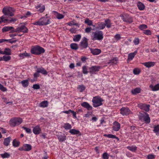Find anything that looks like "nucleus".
I'll return each instance as SVG.
<instances>
[{"label": "nucleus", "instance_id": "f257e3e1", "mask_svg": "<svg viewBox=\"0 0 159 159\" xmlns=\"http://www.w3.org/2000/svg\"><path fill=\"white\" fill-rule=\"evenodd\" d=\"M50 18L46 15L45 16L40 18L38 20L32 23L34 25L39 26L46 25L49 24L50 23Z\"/></svg>", "mask_w": 159, "mask_h": 159}, {"label": "nucleus", "instance_id": "f03ea898", "mask_svg": "<svg viewBox=\"0 0 159 159\" xmlns=\"http://www.w3.org/2000/svg\"><path fill=\"white\" fill-rule=\"evenodd\" d=\"M91 37L93 40H102L103 38V33L102 31H97L92 33Z\"/></svg>", "mask_w": 159, "mask_h": 159}, {"label": "nucleus", "instance_id": "7ed1b4c3", "mask_svg": "<svg viewBox=\"0 0 159 159\" xmlns=\"http://www.w3.org/2000/svg\"><path fill=\"white\" fill-rule=\"evenodd\" d=\"M103 100L100 97L98 96L93 97L92 102L93 107H96L102 105V102Z\"/></svg>", "mask_w": 159, "mask_h": 159}, {"label": "nucleus", "instance_id": "20e7f679", "mask_svg": "<svg viewBox=\"0 0 159 159\" xmlns=\"http://www.w3.org/2000/svg\"><path fill=\"white\" fill-rule=\"evenodd\" d=\"M22 121V119L20 117H14L10 120L9 124L10 126L14 127L20 125Z\"/></svg>", "mask_w": 159, "mask_h": 159}, {"label": "nucleus", "instance_id": "39448f33", "mask_svg": "<svg viewBox=\"0 0 159 159\" xmlns=\"http://www.w3.org/2000/svg\"><path fill=\"white\" fill-rule=\"evenodd\" d=\"M2 12L5 15L12 16L14 15L15 11L14 8L10 7H4L2 10Z\"/></svg>", "mask_w": 159, "mask_h": 159}, {"label": "nucleus", "instance_id": "423d86ee", "mask_svg": "<svg viewBox=\"0 0 159 159\" xmlns=\"http://www.w3.org/2000/svg\"><path fill=\"white\" fill-rule=\"evenodd\" d=\"M139 118L141 121L143 120L147 124H149L150 122V118L149 115L146 112L144 114H141L139 116Z\"/></svg>", "mask_w": 159, "mask_h": 159}, {"label": "nucleus", "instance_id": "0eeeda50", "mask_svg": "<svg viewBox=\"0 0 159 159\" xmlns=\"http://www.w3.org/2000/svg\"><path fill=\"white\" fill-rule=\"evenodd\" d=\"M17 28V30L18 33L22 32L23 33H27L28 32V29L25 26L22 25V23L20 24Z\"/></svg>", "mask_w": 159, "mask_h": 159}, {"label": "nucleus", "instance_id": "6e6552de", "mask_svg": "<svg viewBox=\"0 0 159 159\" xmlns=\"http://www.w3.org/2000/svg\"><path fill=\"white\" fill-rule=\"evenodd\" d=\"M87 39L84 37L83 38L81 41L80 42L79 46L81 49L86 48L88 46Z\"/></svg>", "mask_w": 159, "mask_h": 159}, {"label": "nucleus", "instance_id": "1a4fd4ad", "mask_svg": "<svg viewBox=\"0 0 159 159\" xmlns=\"http://www.w3.org/2000/svg\"><path fill=\"white\" fill-rule=\"evenodd\" d=\"M121 17H122V20L125 22L130 23L133 21L132 17L127 14H125L124 15H122Z\"/></svg>", "mask_w": 159, "mask_h": 159}, {"label": "nucleus", "instance_id": "9d476101", "mask_svg": "<svg viewBox=\"0 0 159 159\" xmlns=\"http://www.w3.org/2000/svg\"><path fill=\"white\" fill-rule=\"evenodd\" d=\"M101 67L100 66H92L89 68V72L91 74H95L96 72L99 71Z\"/></svg>", "mask_w": 159, "mask_h": 159}, {"label": "nucleus", "instance_id": "9b49d317", "mask_svg": "<svg viewBox=\"0 0 159 159\" xmlns=\"http://www.w3.org/2000/svg\"><path fill=\"white\" fill-rule=\"evenodd\" d=\"M130 113V111L128 108L123 107L120 109V113L122 115H128Z\"/></svg>", "mask_w": 159, "mask_h": 159}, {"label": "nucleus", "instance_id": "f8f14e48", "mask_svg": "<svg viewBox=\"0 0 159 159\" xmlns=\"http://www.w3.org/2000/svg\"><path fill=\"white\" fill-rule=\"evenodd\" d=\"M138 106L140 109L146 111H148L149 110V105H146L144 104L140 103L138 104Z\"/></svg>", "mask_w": 159, "mask_h": 159}, {"label": "nucleus", "instance_id": "ddd939ff", "mask_svg": "<svg viewBox=\"0 0 159 159\" xmlns=\"http://www.w3.org/2000/svg\"><path fill=\"white\" fill-rule=\"evenodd\" d=\"M81 105L82 107L86 108L88 110L92 109V107L87 102H84L81 104Z\"/></svg>", "mask_w": 159, "mask_h": 159}, {"label": "nucleus", "instance_id": "4468645a", "mask_svg": "<svg viewBox=\"0 0 159 159\" xmlns=\"http://www.w3.org/2000/svg\"><path fill=\"white\" fill-rule=\"evenodd\" d=\"M114 125L112 127L113 130L116 131H118L120 129V125L119 123L116 121H115L113 123Z\"/></svg>", "mask_w": 159, "mask_h": 159}, {"label": "nucleus", "instance_id": "2eb2a0df", "mask_svg": "<svg viewBox=\"0 0 159 159\" xmlns=\"http://www.w3.org/2000/svg\"><path fill=\"white\" fill-rule=\"evenodd\" d=\"M36 71L45 75H47L48 73V72L42 67L37 68Z\"/></svg>", "mask_w": 159, "mask_h": 159}, {"label": "nucleus", "instance_id": "dca6fc26", "mask_svg": "<svg viewBox=\"0 0 159 159\" xmlns=\"http://www.w3.org/2000/svg\"><path fill=\"white\" fill-rule=\"evenodd\" d=\"M33 132L35 134H39L41 131V129L40 128L39 125H37L33 129Z\"/></svg>", "mask_w": 159, "mask_h": 159}, {"label": "nucleus", "instance_id": "f3484780", "mask_svg": "<svg viewBox=\"0 0 159 159\" xmlns=\"http://www.w3.org/2000/svg\"><path fill=\"white\" fill-rule=\"evenodd\" d=\"M90 50L92 53L93 55H98L101 52V50L98 49H93L90 48Z\"/></svg>", "mask_w": 159, "mask_h": 159}, {"label": "nucleus", "instance_id": "a211bd4d", "mask_svg": "<svg viewBox=\"0 0 159 159\" xmlns=\"http://www.w3.org/2000/svg\"><path fill=\"white\" fill-rule=\"evenodd\" d=\"M142 64L146 67L149 68L154 66L155 64V62H154L149 61L143 63Z\"/></svg>", "mask_w": 159, "mask_h": 159}, {"label": "nucleus", "instance_id": "6ab92c4d", "mask_svg": "<svg viewBox=\"0 0 159 159\" xmlns=\"http://www.w3.org/2000/svg\"><path fill=\"white\" fill-rule=\"evenodd\" d=\"M97 28L99 30H102L105 27V23L102 22H98L97 24Z\"/></svg>", "mask_w": 159, "mask_h": 159}, {"label": "nucleus", "instance_id": "aec40b11", "mask_svg": "<svg viewBox=\"0 0 159 159\" xmlns=\"http://www.w3.org/2000/svg\"><path fill=\"white\" fill-rule=\"evenodd\" d=\"M38 55L43 53L45 52V50L42 47L39 46H36Z\"/></svg>", "mask_w": 159, "mask_h": 159}, {"label": "nucleus", "instance_id": "412c9836", "mask_svg": "<svg viewBox=\"0 0 159 159\" xmlns=\"http://www.w3.org/2000/svg\"><path fill=\"white\" fill-rule=\"evenodd\" d=\"M58 139L60 142H63L66 139V137L64 134H60L57 135Z\"/></svg>", "mask_w": 159, "mask_h": 159}, {"label": "nucleus", "instance_id": "4be33fe9", "mask_svg": "<svg viewBox=\"0 0 159 159\" xmlns=\"http://www.w3.org/2000/svg\"><path fill=\"white\" fill-rule=\"evenodd\" d=\"M11 139V138L10 137L6 138L4 139L3 144L6 146H8Z\"/></svg>", "mask_w": 159, "mask_h": 159}, {"label": "nucleus", "instance_id": "5701e85b", "mask_svg": "<svg viewBox=\"0 0 159 159\" xmlns=\"http://www.w3.org/2000/svg\"><path fill=\"white\" fill-rule=\"evenodd\" d=\"M149 87L151 89V90L152 91H157L159 90V84H157L154 86L152 85H150Z\"/></svg>", "mask_w": 159, "mask_h": 159}, {"label": "nucleus", "instance_id": "b1692460", "mask_svg": "<svg viewBox=\"0 0 159 159\" xmlns=\"http://www.w3.org/2000/svg\"><path fill=\"white\" fill-rule=\"evenodd\" d=\"M69 132L72 134H79L80 135H81V134L80 131L77 130L72 129H70L69 131Z\"/></svg>", "mask_w": 159, "mask_h": 159}, {"label": "nucleus", "instance_id": "393cba45", "mask_svg": "<svg viewBox=\"0 0 159 159\" xmlns=\"http://www.w3.org/2000/svg\"><path fill=\"white\" fill-rule=\"evenodd\" d=\"M25 151H29L32 149L31 146L29 144H25L24 145Z\"/></svg>", "mask_w": 159, "mask_h": 159}, {"label": "nucleus", "instance_id": "a878e982", "mask_svg": "<svg viewBox=\"0 0 159 159\" xmlns=\"http://www.w3.org/2000/svg\"><path fill=\"white\" fill-rule=\"evenodd\" d=\"M127 149L130 151L135 152L137 149V148L135 146H129L127 147Z\"/></svg>", "mask_w": 159, "mask_h": 159}, {"label": "nucleus", "instance_id": "bb28decb", "mask_svg": "<svg viewBox=\"0 0 159 159\" xmlns=\"http://www.w3.org/2000/svg\"><path fill=\"white\" fill-rule=\"evenodd\" d=\"M11 54V50L8 48H6L5 49L4 51H2V54H5L7 55H10Z\"/></svg>", "mask_w": 159, "mask_h": 159}, {"label": "nucleus", "instance_id": "cd10ccee", "mask_svg": "<svg viewBox=\"0 0 159 159\" xmlns=\"http://www.w3.org/2000/svg\"><path fill=\"white\" fill-rule=\"evenodd\" d=\"M20 83H21L22 86L24 88L27 87L28 86L29 84V81L28 80H23Z\"/></svg>", "mask_w": 159, "mask_h": 159}, {"label": "nucleus", "instance_id": "c85d7f7f", "mask_svg": "<svg viewBox=\"0 0 159 159\" xmlns=\"http://www.w3.org/2000/svg\"><path fill=\"white\" fill-rule=\"evenodd\" d=\"M30 56V54L24 52L19 54V56L21 59L24 58L25 57H29Z\"/></svg>", "mask_w": 159, "mask_h": 159}, {"label": "nucleus", "instance_id": "c756f323", "mask_svg": "<svg viewBox=\"0 0 159 159\" xmlns=\"http://www.w3.org/2000/svg\"><path fill=\"white\" fill-rule=\"evenodd\" d=\"M137 6L139 9L140 10H143L145 8V6L144 4L140 2H138Z\"/></svg>", "mask_w": 159, "mask_h": 159}, {"label": "nucleus", "instance_id": "7c9ffc66", "mask_svg": "<svg viewBox=\"0 0 159 159\" xmlns=\"http://www.w3.org/2000/svg\"><path fill=\"white\" fill-rule=\"evenodd\" d=\"M141 91L140 89L139 88H137L131 91V93L132 94L135 95L137 93H140Z\"/></svg>", "mask_w": 159, "mask_h": 159}, {"label": "nucleus", "instance_id": "2f4dec72", "mask_svg": "<svg viewBox=\"0 0 159 159\" xmlns=\"http://www.w3.org/2000/svg\"><path fill=\"white\" fill-rule=\"evenodd\" d=\"M81 35L80 34L76 35L74 36L73 40L74 42H78L80 39Z\"/></svg>", "mask_w": 159, "mask_h": 159}, {"label": "nucleus", "instance_id": "473e14b6", "mask_svg": "<svg viewBox=\"0 0 159 159\" xmlns=\"http://www.w3.org/2000/svg\"><path fill=\"white\" fill-rule=\"evenodd\" d=\"M70 47L72 49L75 50H76L78 48L77 44L75 43H71L70 44Z\"/></svg>", "mask_w": 159, "mask_h": 159}, {"label": "nucleus", "instance_id": "72a5a7b5", "mask_svg": "<svg viewBox=\"0 0 159 159\" xmlns=\"http://www.w3.org/2000/svg\"><path fill=\"white\" fill-rule=\"evenodd\" d=\"M12 29H13V27L11 26H5L2 29V32H5L8 31Z\"/></svg>", "mask_w": 159, "mask_h": 159}, {"label": "nucleus", "instance_id": "f704fd0d", "mask_svg": "<svg viewBox=\"0 0 159 159\" xmlns=\"http://www.w3.org/2000/svg\"><path fill=\"white\" fill-rule=\"evenodd\" d=\"M105 26H106L108 28H110L111 26V22L110 20L109 19H106L105 20Z\"/></svg>", "mask_w": 159, "mask_h": 159}, {"label": "nucleus", "instance_id": "c9c22d12", "mask_svg": "<svg viewBox=\"0 0 159 159\" xmlns=\"http://www.w3.org/2000/svg\"><path fill=\"white\" fill-rule=\"evenodd\" d=\"M30 52L33 54L38 55L36 46L32 48L31 49Z\"/></svg>", "mask_w": 159, "mask_h": 159}, {"label": "nucleus", "instance_id": "e433bc0d", "mask_svg": "<svg viewBox=\"0 0 159 159\" xmlns=\"http://www.w3.org/2000/svg\"><path fill=\"white\" fill-rule=\"evenodd\" d=\"M39 105L40 107H46L48 106V102L47 101H43L40 103Z\"/></svg>", "mask_w": 159, "mask_h": 159}, {"label": "nucleus", "instance_id": "4c0bfd02", "mask_svg": "<svg viewBox=\"0 0 159 159\" xmlns=\"http://www.w3.org/2000/svg\"><path fill=\"white\" fill-rule=\"evenodd\" d=\"M20 142L17 141L16 139H15L13 141L12 145L14 147H18L19 146Z\"/></svg>", "mask_w": 159, "mask_h": 159}, {"label": "nucleus", "instance_id": "58836bf2", "mask_svg": "<svg viewBox=\"0 0 159 159\" xmlns=\"http://www.w3.org/2000/svg\"><path fill=\"white\" fill-rule=\"evenodd\" d=\"M64 128L65 129L67 130L70 129L72 128V126L69 123H66L64 124Z\"/></svg>", "mask_w": 159, "mask_h": 159}, {"label": "nucleus", "instance_id": "ea45409f", "mask_svg": "<svg viewBox=\"0 0 159 159\" xmlns=\"http://www.w3.org/2000/svg\"><path fill=\"white\" fill-rule=\"evenodd\" d=\"M77 89L79 90L80 92H82L85 89V87L82 84L79 85Z\"/></svg>", "mask_w": 159, "mask_h": 159}, {"label": "nucleus", "instance_id": "a19ab883", "mask_svg": "<svg viewBox=\"0 0 159 159\" xmlns=\"http://www.w3.org/2000/svg\"><path fill=\"white\" fill-rule=\"evenodd\" d=\"M84 23L89 25H93V22L92 20H90L89 19L87 18L85 20Z\"/></svg>", "mask_w": 159, "mask_h": 159}, {"label": "nucleus", "instance_id": "79ce46f5", "mask_svg": "<svg viewBox=\"0 0 159 159\" xmlns=\"http://www.w3.org/2000/svg\"><path fill=\"white\" fill-rule=\"evenodd\" d=\"M16 20V19L15 18H9L4 20V23H6L7 21H9L10 22H15Z\"/></svg>", "mask_w": 159, "mask_h": 159}, {"label": "nucleus", "instance_id": "37998d69", "mask_svg": "<svg viewBox=\"0 0 159 159\" xmlns=\"http://www.w3.org/2000/svg\"><path fill=\"white\" fill-rule=\"evenodd\" d=\"M104 135L105 136L107 137L108 138H110L118 139L117 137L115 135L112 134H105Z\"/></svg>", "mask_w": 159, "mask_h": 159}, {"label": "nucleus", "instance_id": "c03bdc74", "mask_svg": "<svg viewBox=\"0 0 159 159\" xmlns=\"http://www.w3.org/2000/svg\"><path fill=\"white\" fill-rule=\"evenodd\" d=\"M0 155L3 158H8L10 156V155L8 153L5 152L3 154H0Z\"/></svg>", "mask_w": 159, "mask_h": 159}, {"label": "nucleus", "instance_id": "a18cd8bd", "mask_svg": "<svg viewBox=\"0 0 159 159\" xmlns=\"http://www.w3.org/2000/svg\"><path fill=\"white\" fill-rule=\"evenodd\" d=\"M82 72L84 74H87L88 73V71L87 66H84L82 67Z\"/></svg>", "mask_w": 159, "mask_h": 159}, {"label": "nucleus", "instance_id": "49530a36", "mask_svg": "<svg viewBox=\"0 0 159 159\" xmlns=\"http://www.w3.org/2000/svg\"><path fill=\"white\" fill-rule=\"evenodd\" d=\"M55 12L56 13H57V15H56V16L57 18L58 19H61L63 18H64V16L61 14L58 13L56 11H55Z\"/></svg>", "mask_w": 159, "mask_h": 159}, {"label": "nucleus", "instance_id": "de8ad7c7", "mask_svg": "<svg viewBox=\"0 0 159 159\" xmlns=\"http://www.w3.org/2000/svg\"><path fill=\"white\" fill-rule=\"evenodd\" d=\"M3 60L5 61H7L10 60L11 59V57L10 56H6L5 55L3 56Z\"/></svg>", "mask_w": 159, "mask_h": 159}, {"label": "nucleus", "instance_id": "09e8293b", "mask_svg": "<svg viewBox=\"0 0 159 159\" xmlns=\"http://www.w3.org/2000/svg\"><path fill=\"white\" fill-rule=\"evenodd\" d=\"M153 131L155 133H158L159 132V125H157L154 127Z\"/></svg>", "mask_w": 159, "mask_h": 159}, {"label": "nucleus", "instance_id": "8fccbe9b", "mask_svg": "<svg viewBox=\"0 0 159 159\" xmlns=\"http://www.w3.org/2000/svg\"><path fill=\"white\" fill-rule=\"evenodd\" d=\"M22 128L25 130L26 132L30 134L31 133V130L29 128H27L24 126L22 127Z\"/></svg>", "mask_w": 159, "mask_h": 159}, {"label": "nucleus", "instance_id": "3c124183", "mask_svg": "<svg viewBox=\"0 0 159 159\" xmlns=\"http://www.w3.org/2000/svg\"><path fill=\"white\" fill-rule=\"evenodd\" d=\"M0 89L3 92H6L7 90V89L3 86L1 84H0Z\"/></svg>", "mask_w": 159, "mask_h": 159}, {"label": "nucleus", "instance_id": "603ef678", "mask_svg": "<svg viewBox=\"0 0 159 159\" xmlns=\"http://www.w3.org/2000/svg\"><path fill=\"white\" fill-rule=\"evenodd\" d=\"M135 56L132 53L129 54L128 56V59L132 60L134 57Z\"/></svg>", "mask_w": 159, "mask_h": 159}, {"label": "nucleus", "instance_id": "864d4df0", "mask_svg": "<svg viewBox=\"0 0 159 159\" xmlns=\"http://www.w3.org/2000/svg\"><path fill=\"white\" fill-rule=\"evenodd\" d=\"M147 28V26L145 24L141 25L139 26V28L141 30H143L144 29H146Z\"/></svg>", "mask_w": 159, "mask_h": 159}, {"label": "nucleus", "instance_id": "5fc2aeb1", "mask_svg": "<svg viewBox=\"0 0 159 159\" xmlns=\"http://www.w3.org/2000/svg\"><path fill=\"white\" fill-rule=\"evenodd\" d=\"M140 72V70L138 69H135L133 70V73L135 75H138Z\"/></svg>", "mask_w": 159, "mask_h": 159}, {"label": "nucleus", "instance_id": "6e6d98bb", "mask_svg": "<svg viewBox=\"0 0 159 159\" xmlns=\"http://www.w3.org/2000/svg\"><path fill=\"white\" fill-rule=\"evenodd\" d=\"M139 42V40L138 38H136L133 40V43L135 45H138Z\"/></svg>", "mask_w": 159, "mask_h": 159}, {"label": "nucleus", "instance_id": "4d7b16f0", "mask_svg": "<svg viewBox=\"0 0 159 159\" xmlns=\"http://www.w3.org/2000/svg\"><path fill=\"white\" fill-rule=\"evenodd\" d=\"M32 88L35 89H40L39 85L37 84H34Z\"/></svg>", "mask_w": 159, "mask_h": 159}, {"label": "nucleus", "instance_id": "13d9d810", "mask_svg": "<svg viewBox=\"0 0 159 159\" xmlns=\"http://www.w3.org/2000/svg\"><path fill=\"white\" fill-rule=\"evenodd\" d=\"M102 158L103 159H108L109 158L108 154L106 152H105L102 155Z\"/></svg>", "mask_w": 159, "mask_h": 159}, {"label": "nucleus", "instance_id": "bf43d9fd", "mask_svg": "<svg viewBox=\"0 0 159 159\" xmlns=\"http://www.w3.org/2000/svg\"><path fill=\"white\" fill-rule=\"evenodd\" d=\"M67 24L68 25H69L70 26H71L72 25H75L77 26L78 27H79V25L78 24L76 23H72L71 22H69Z\"/></svg>", "mask_w": 159, "mask_h": 159}, {"label": "nucleus", "instance_id": "052dcab7", "mask_svg": "<svg viewBox=\"0 0 159 159\" xmlns=\"http://www.w3.org/2000/svg\"><path fill=\"white\" fill-rule=\"evenodd\" d=\"M143 33L147 35H150L151 34V31L149 30H144Z\"/></svg>", "mask_w": 159, "mask_h": 159}, {"label": "nucleus", "instance_id": "680f3d73", "mask_svg": "<svg viewBox=\"0 0 159 159\" xmlns=\"http://www.w3.org/2000/svg\"><path fill=\"white\" fill-rule=\"evenodd\" d=\"M155 156L152 154H149L147 156L148 159H153L155 158Z\"/></svg>", "mask_w": 159, "mask_h": 159}, {"label": "nucleus", "instance_id": "e2e57ef3", "mask_svg": "<svg viewBox=\"0 0 159 159\" xmlns=\"http://www.w3.org/2000/svg\"><path fill=\"white\" fill-rule=\"evenodd\" d=\"M45 10V7L44 6H43L41 7H40L39 9H38L40 12H42Z\"/></svg>", "mask_w": 159, "mask_h": 159}, {"label": "nucleus", "instance_id": "0e129e2a", "mask_svg": "<svg viewBox=\"0 0 159 159\" xmlns=\"http://www.w3.org/2000/svg\"><path fill=\"white\" fill-rule=\"evenodd\" d=\"M115 38L117 41L119 40L121 38L120 34H116Z\"/></svg>", "mask_w": 159, "mask_h": 159}, {"label": "nucleus", "instance_id": "69168bd1", "mask_svg": "<svg viewBox=\"0 0 159 159\" xmlns=\"http://www.w3.org/2000/svg\"><path fill=\"white\" fill-rule=\"evenodd\" d=\"M92 30L91 27H88L85 29V31L87 33H89Z\"/></svg>", "mask_w": 159, "mask_h": 159}, {"label": "nucleus", "instance_id": "338daca9", "mask_svg": "<svg viewBox=\"0 0 159 159\" xmlns=\"http://www.w3.org/2000/svg\"><path fill=\"white\" fill-rule=\"evenodd\" d=\"M71 113L73 114V116L74 118L76 119L77 116H76V112H75L74 111L72 110Z\"/></svg>", "mask_w": 159, "mask_h": 159}, {"label": "nucleus", "instance_id": "774afa93", "mask_svg": "<svg viewBox=\"0 0 159 159\" xmlns=\"http://www.w3.org/2000/svg\"><path fill=\"white\" fill-rule=\"evenodd\" d=\"M117 60V58L116 57H115L111 60V61L112 62L116 64Z\"/></svg>", "mask_w": 159, "mask_h": 159}]
</instances>
